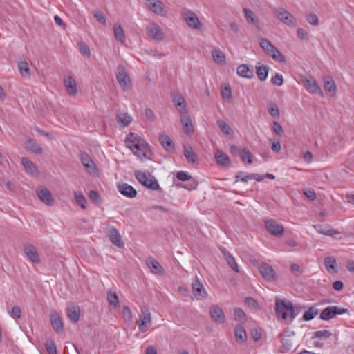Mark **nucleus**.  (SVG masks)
I'll use <instances>...</instances> for the list:
<instances>
[{"label": "nucleus", "instance_id": "obj_1", "mask_svg": "<svg viewBox=\"0 0 354 354\" xmlns=\"http://www.w3.org/2000/svg\"><path fill=\"white\" fill-rule=\"evenodd\" d=\"M127 146L140 159L147 157L149 147L141 137L130 133L127 138Z\"/></svg>", "mask_w": 354, "mask_h": 354}, {"label": "nucleus", "instance_id": "obj_2", "mask_svg": "<svg viewBox=\"0 0 354 354\" xmlns=\"http://www.w3.org/2000/svg\"><path fill=\"white\" fill-rule=\"evenodd\" d=\"M275 306L277 317L285 321L286 324H290L295 317L292 304L289 301L276 299Z\"/></svg>", "mask_w": 354, "mask_h": 354}, {"label": "nucleus", "instance_id": "obj_3", "mask_svg": "<svg viewBox=\"0 0 354 354\" xmlns=\"http://www.w3.org/2000/svg\"><path fill=\"white\" fill-rule=\"evenodd\" d=\"M137 180L145 187L151 190H158L160 188L158 180L149 171H137L135 172Z\"/></svg>", "mask_w": 354, "mask_h": 354}, {"label": "nucleus", "instance_id": "obj_4", "mask_svg": "<svg viewBox=\"0 0 354 354\" xmlns=\"http://www.w3.org/2000/svg\"><path fill=\"white\" fill-rule=\"evenodd\" d=\"M276 17L282 23L290 27H294L296 25V18L288 10L283 8H278L274 10Z\"/></svg>", "mask_w": 354, "mask_h": 354}, {"label": "nucleus", "instance_id": "obj_5", "mask_svg": "<svg viewBox=\"0 0 354 354\" xmlns=\"http://www.w3.org/2000/svg\"><path fill=\"white\" fill-rule=\"evenodd\" d=\"M151 323V317L149 307H142L140 314L139 315V319L136 322L140 331L142 333L147 331Z\"/></svg>", "mask_w": 354, "mask_h": 354}, {"label": "nucleus", "instance_id": "obj_6", "mask_svg": "<svg viewBox=\"0 0 354 354\" xmlns=\"http://www.w3.org/2000/svg\"><path fill=\"white\" fill-rule=\"evenodd\" d=\"M347 308H340L337 306H331L325 308L320 313L321 319L327 321L334 318L337 315H342L348 313Z\"/></svg>", "mask_w": 354, "mask_h": 354}, {"label": "nucleus", "instance_id": "obj_7", "mask_svg": "<svg viewBox=\"0 0 354 354\" xmlns=\"http://www.w3.org/2000/svg\"><path fill=\"white\" fill-rule=\"evenodd\" d=\"M116 78L123 91L130 90L131 87V79L124 66H118Z\"/></svg>", "mask_w": 354, "mask_h": 354}, {"label": "nucleus", "instance_id": "obj_8", "mask_svg": "<svg viewBox=\"0 0 354 354\" xmlns=\"http://www.w3.org/2000/svg\"><path fill=\"white\" fill-rule=\"evenodd\" d=\"M259 272L262 277L270 282L276 281L278 275L273 268L268 263H263L259 267Z\"/></svg>", "mask_w": 354, "mask_h": 354}, {"label": "nucleus", "instance_id": "obj_9", "mask_svg": "<svg viewBox=\"0 0 354 354\" xmlns=\"http://www.w3.org/2000/svg\"><path fill=\"white\" fill-rule=\"evenodd\" d=\"M265 226L266 230L273 236H281L283 234L284 228L283 225L273 219L266 221Z\"/></svg>", "mask_w": 354, "mask_h": 354}, {"label": "nucleus", "instance_id": "obj_10", "mask_svg": "<svg viewBox=\"0 0 354 354\" xmlns=\"http://www.w3.org/2000/svg\"><path fill=\"white\" fill-rule=\"evenodd\" d=\"M182 15L189 26L194 29L200 28L201 22L194 12L188 9H183Z\"/></svg>", "mask_w": 354, "mask_h": 354}, {"label": "nucleus", "instance_id": "obj_11", "mask_svg": "<svg viewBox=\"0 0 354 354\" xmlns=\"http://www.w3.org/2000/svg\"><path fill=\"white\" fill-rule=\"evenodd\" d=\"M147 33L149 37L156 41H162L164 38V32L156 23H150L147 26Z\"/></svg>", "mask_w": 354, "mask_h": 354}, {"label": "nucleus", "instance_id": "obj_12", "mask_svg": "<svg viewBox=\"0 0 354 354\" xmlns=\"http://www.w3.org/2000/svg\"><path fill=\"white\" fill-rule=\"evenodd\" d=\"M147 7L156 15L164 16L167 13V10L164 3L160 0H145Z\"/></svg>", "mask_w": 354, "mask_h": 354}, {"label": "nucleus", "instance_id": "obj_13", "mask_svg": "<svg viewBox=\"0 0 354 354\" xmlns=\"http://www.w3.org/2000/svg\"><path fill=\"white\" fill-rule=\"evenodd\" d=\"M172 101H173L176 108L177 109V110L181 114L188 113L185 98L180 93H173Z\"/></svg>", "mask_w": 354, "mask_h": 354}, {"label": "nucleus", "instance_id": "obj_14", "mask_svg": "<svg viewBox=\"0 0 354 354\" xmlns=\"http://www.w3.org/2000/svg\"><path fill=\"white\" fill-rule=\"evenodd\" d=\"M117 188L121 194L129 198H133L136 197L138 194L137 191L133 187L126 183H118Z\"/></svg>", "mask_w": 354, "mask_h": 354}, {"label": "nucleus", "instance_id": "obj_15", "mask_svg": "<svg viewBox=\"0 0 354 354\" xmlns=\"http://www.w3.org/2000/svg\"><path fill=\"white\" fill-rule=\"evenodd\" d=\"M305 88L306 90L313 94H317L323 97V92L320 87L317 84L316 81L312 78H306L303 80Z\"/></svg>", "mask_w": 354, "mask_h": 354}, {"label": "nucleus", "instance_id": "obj_16", "mask_svg": "<svg viewBox=\"0 0 354 354\" xmlns=\"http://www.w3.org/2000/svg\"><path fill=\"white\" fill-rule=\"evenodd\" d=\"M50 323L55 331L61 333L64 330V323L61 316L56 312L50 315Z\"/></svg>", "mask_w": 354, "mask_h": 354}, {"label": "nucleus", "instance_id": "obj_17", "mask_svg": "<svg viewBox=\"0 0 354 354\" xmlns=\"http://www.w3.org/2000/svg\"><path fill=\"white\" fill-rule=\"evenodd\" d=\"M66 313L72 322L77 323L80 319V308L78 306L71 303L67 306Z\"/></svg>", "mask_w": 354, "mask_h": 354}, {"label": "nucleus", "instance_id": "obj_18", "mask_svg": "<svg viewBox=\"0 0 354 354\" xmlns=\"http://www.w3.org/2000/svg\"><path fill=\"white\" fill-rule=\"evenodd\" d=\"M236 73L243 78L252 79L254 77L253 67L246 64L239 65L237 67Z\"/></svg>", "mask_w": 354, "mask_h": 354}, {"label": "nucleus", "instance_id": "obj_19", "mask_svg": "<svg viewBox=\"0 0 354 354\" xmlns=\"http://www.w3.org/2000/svg\"><path fill=\"white\" fill-rule=\"evenodd\" d=\"M64 84L69 95L75 96L77 95L78 89L74 77L71 76L65 77Z\"/></svg>", "mask_w": 354, "mask_h": 354}, {"label": "nucleus", "instance_id": "obj_20", "mask_svg": "<svg viewBox=\"0 0 354 354\" xmlns=\"http://www.w3.org/2000/svg\"><path fill=\"white\" fill-rule=\"evenodd\" d=\"M247 22L255 28H260V21L256 14L250 9L244 8L243 10Z\"/></svg>", "mask_w": 354, "mask_h": 354}, {"label": "nucleus", "instance_id": "obj_21", "mask_svg": "<svg viewBox=\"0 0 354 354\" xmlns=\"http://www.w3.org/2000/svg\"><path fill=\"white\" fill-rule=\"evenodd\" d=\"M193 293L198 299H204L207 296V293L205 291L203 285L200 283L198 279L196 280L192 284Z\"/></svg>", "mask_w": 354, "mask_h": 354}, {"label": "nucleus", "instance_id": "obj_22", "mask_svg": "<svg viewBox=\"0 0 354 354\" xmlns=\"http://www.w3.org/2000/svg\"><path fill=\"white\" fill-rule=\"evenodd\" d=\"M37 194L39 198L47 205H52L53 203V198L50 192L47 188L38 189Z\"/></svg>", "mask_w": 354, "mask_h": 354}, {"label": "nucleus", "instance_id": "obj_23", "mask_svg": "<svg viewBox=\"0 0 354 354\" xmlns=\"http://www.w3.org/2000/svg\"><path fill=\"white\" fill-rule=\"evenodd\" d=\"M109 237L111 243L115 246L118 248H122L124 246L121 236L116 228L113 227L109 230Z\"/></svg>", "mask_w": 354, "mask_h": 354}, {"label": "nucleus", "instance_id": "obj_24", "mask_svg": "<svg viewBox=\"0 0 354 354\" xmlns=\"http://www.w3.org/2000/svg\"><path fill=\"white\" fill-rule=\"evenodd\" d=\"M183 155L188 162L198 163L196 154L193 151L192 147L187 143L183 145Z\"/></svg>", "mask_w": 354, "mask_h": 354}, {"label": "nucleus", "instance_id": "obj_25", "mask_svg": "<svg viewBox=\"0 0 354 354\" xmlns=\"http://www.w3.org/2000/svg\"><path fill=\"white\" fill-rule=\"evenodd\" d=\"M24 252L31 262H39V254L33 245L30 244L24 245Z\"/></svg>", "mask_w": 354, "mask_h": 354}, {"label": "nucleus", "instance_id": "obj_26", "mask_svg": "<svg viewBox=\"0 0 354 354\" xmlns=\"http://www.w3.org/2000/svg\"><path fill=\"white\" fill-rule=\"evenodd\" d=\"M223 256L229 266L236 273L240 272L239 267L235 258L225 248H223Z\"/></svg>", "mask_w": 354, "mask_h": 354}, {"label": "nucleus", "instance_id": "obj_27", "mask_svg": "<svg viewBox=\"0 0 354 354\" xmlns=\"http://www.w3.org/2000/svg\"><path fill=\"white\" fill-rule=\"evenodd\" d=\"M159 141L162 147L167 151L171 152L174 151V144L171 138L165 133L160 134Z\"/></svg>", "mask_w": 354, "mask_h": 354}, {"label": "nucleus", "instance_id": "obj_28", "mask_svg": "<svg viewBox=\"0 0 354 354\" xmlns=\"http://www.w3.org/2000/svg\"><path fill=\"white\" fill-rule=\"evenodd\" d=\"M236 342L239 344H243L247 341V333L242 325H237L234 331Z\"/></svg>", "mask_w": 354, "mask_h": 354}, {"label": "nucleus", "instance_id": "obj_29", "mask_svg": "<svg viewBox=\"0 0 354 354\" xmlns=\"http://www.w3.org/2000/svg\"><path fill=\"white\" fill-rule=\"evenodd\" d=\"M313 227L317 230V232H319L322 234H324V235L333 236L335 234H338V232L336 230L333 229L328 225L317 224V225H313Z\"/></svg>", "mask_w": 354, "mask_h": 354}, {"label": "nucleus", "instance_id": "obj_30", "mask_svg": "<svg viewBox=\"0 0 354 354\" xmlns=\"http://www.w3.org/2000/svg\"><path fill=\"white\" fill-rule=\"evenodd\" d=\"M80 160L82 164L89 171V172H92L95 170V164L88 153H81Z\"/></svg>", "mask_w": 354, "mask_h": 354}, {"label": "nucleus", "instance_id": "obj_31", "mask_svg": "<svg viewBox=\"0 0 354 354\" xmlns=\"http://www.w3.org/2000/svg\"><path fill=\"white\" fill-rule=\"evenodd\" d=\"M147 265L153 274H162L164 272L163 268L158 261L153 259H148L147 261Z\"/></svg>", "mask_w": 354, "mask_h": 354}, {"label": "nucleus", "instance_id": "obj_32", "mask_svg": "<svg viewBox=\"0 0 354 354\" xmlns=\"http://www.w3.org/2000/svg\"><path fill=\"white\" fill-rule=\"evenodd\" d=\"M270 68L268 66L258 63L256 66V73L258 79L263 82L268 78Z\"/></svg>", "mask_w": 354, "mask_h": 354}, {"label": "nucleus", "instance_id": "obj_33", "mask_svg": "<svg viewBox=\"0 0 354 354\" xmlns=\"http://www.w3.org/2000/svg\"><path fill=\"white\" fill-rule=\"evenodd\" d=\"M181 123L183 127L184 131L187 133H192L194 131V128L192 122V120L188 114H183V116L180 119Z\"/></svg>", "mask_w": 354, "mask_h": 354}, {"label": "nucleus", "instance_id": "obj_34", "mask_svg": "<svg viewBox=\"0 0 354 354\" xmlns=\"http://www.w3.org/2000/svg\"><path fill=\"white\" fill-rule=\"evenodd\" d=\"M115 39L121 44L125 41V35L123 28L120 24H115L113 27Z\"/></svg>", "mask_w": 354, "mask_h": 354}, {"label": "nucleus", "instance_id": "obj_35", "mask_svg": "<svg viewBox=\"0 0 354 354\" xmlns=\"http://www.w3.org/2000/svg\"><path fill=\"white\" fill-rule=\"evenodd\" d=\"M26 148L36 154H40L42 153V149L41 147L33 140L28 139L26 143Z\"/></svg>", "mask_w": 354, "mask_h": 354}, {"label": "nucleus", "instance_id": "obj_36", "mask_svg": "<svg viewBox=\"0 0 354 354\" xmlns=\"http://www.w3.org/2000/svg\"><path fill=\"white\" fill-rule=\"evenodd\" d=\"M274 60L280 63H285L286 59L285 56L274 46V48L267 54Z\"/></svg>", "mask_w": 354, "mask_h": 354}, {"label": "nucleus", "instance_id": "obj_37", "mask_svg": "<svg viewBox=\"0 0 354 354\" xmlns=\"http://www.w3.org/2000/svg\"><path fill=\"white\" fill-rule=\"evenodd\" d=\"M21 160V164L23 165L26 171L28 173L34 174L37 171V168L35 166V165L33 164V162L32 161H30L28 158H27L26 157H23Z\"/></svg>", "mask_w": 354, "mask_h": 354}, {"label": "nucleus", "instance_id": "obj_38", "mask_svg": "<svg viewBox=\"0 0 354 354\" xmlns=\"http://www.w3.org/2000/svg\"><path fill=\"white\" fill-rule=\"evenodd\" d=\"M318 309L315 306H310L303 315L304 321L312 320L317 314Z\"/></svg>", "mask_w": 354, "mask_h": 354}, {"label": "nucleus", "instance_id": "obj_39", "mask_svg": "<svg viewBox=\"0 0 354 354\" xmlns=\"http://www.w3.org/2000/svg\"><path fill=\"white\" fill-rule=\"evenodd\" d=\"M131 121V117L127 113L119 115L117 116L118 123L124 127L129 126Z\"/></svg>", "mask_w": 354, "mask_h": 354}, {"label": "nucleus", "instance_id": "obj_40", "mask_svg": "<svg viewBox=\"0 0 354 354\" xmlns=\"http://www.w3.org/2000/svg\"><path fill=\"white\" fill-rule=\"evenodd\" d=\"M259 45L266 54L272 51L274 48V46L269 40L263 37L259 39Z\"/></svg>", "mask_w": 354, "mask_h": 354}, {"label": "nucleus", "instance_id": "obj_41", "mask_svg": "<svg viewBox=\"0 0 354 354\" xmlns=\"http://www.w3.org/2000/svg\"><path fill=\"white\" fill-rule=\"evenodd\" d=\"M259 45L266 54L272 51L274 48V46L269 40L263 37L259 39Z\"/></svg>", "mask_w": 354, "mask_h": 354}, {"label": "nucleus", "instance_id": "obj_42", "mask_svg": "<svg viewBox=\"0 0 354 354\" xmlns=\"http://www.w3.org/2000/svg\"><path fill=\"white\" fill-rule=\"evenodd\" d=\"M18 68L20 74L24 77H30V68L28 63L24 62H19L18 63Z\"/></svg>", "mask_w": 354, "mask_h": 354}, {"label": "nucleus", "instance_id": "obj_43", "mask_svg": "<svg viewBox=\"0 0 354 354\" xmlns=\"http://www.w3.org/2000/svg\"><path fill=\"white\" fill-rule=\"evenodd\" d=\"M240 156L242 161L247 164L252 162V155L248 148H244L240 153Z\"/></svg>", "mask_w": 354, "mask_h": 354}, {"label": "nucleus", "instance_id": "obj_44", "mask_svg": "<svg viewBox=\"0 0 354 354\" xmlns=\"http://www.w3.org/2000/svg\"><path fill=\"white\" fill-rule=\"evenodd\" d=\"M107 299L111 306L116 308L119 305V299L116 292H113L111 290L107 292Z\"/></svg>", "mask_w": 354, "mask_h": 354}, {"label": "nucleus", "instance_id": "obj_45", "mask_svg": "<svg viewBox=\"0 0 354 354\" xmlns=\"http://www.w3.org/2000/svg\"><path fill=\"white\" fill-rule=\"evenodd\" d=\"M74 196L76 203L84 209H86V199L81 192H75Z\"/></svg>", "mask_w": 354, "mask_h": 354}, {"label": "nucleus", "instance_id": "obj_46", "mask_svg": "<svg viewBox=\"0 0 354 354\" xmlns=\"http://www.w3.org/2000/svg\"><path fill=\"white\" fill-rule=\"evenodd\" d=\"M324 263L328 270L332 269L334 270V272H337V262L334 257H328L325 258Z\"/></svg>", "mask_w": 354, "mask_h": 354}, {"label": "nucleus", "instance_id": "obj_47", "mask_svg": "<svg viewBox=\"0 0 354 354\" xmlns=\"http://www.w3.org/2000/svg\"><path fill=\"white\" fill-rule=\"evenodd\" d=\"M210 313L213 320L220 322L221 319V308L219 306H213L210 310Z\"/></svg>", "mask_w": 354, "mask_h": 354}, {"label": "nucleus", "instance_id": "obj_48", "mask_svg": "<svg viewBox=\"0 0 354 354\" xmlns=\"http://www.w3.org/2000/svg\"><path fill=\"white\" fill-rule=\"evenodd\" d=\"M324 89L333 95L336 93V86L332 79L324 81Z\"/></svg>", "mask_w": 354, "mask_h": 354}, {"label": "nucleus", "instance_id": "obj_49", "mask_svg": "<svg viewBox=\"0 0 354 354\" xmlns=\"http://www.w3.org/2000/svg\"><path fill=\"white\" fill-rule=\"evenodd\" d=\"M223 100L229 102H232V89L228 84L223 87Z\"/></svg>", "mask_w": 354, "mask_h": 354}, {"label": "nucleus", "instance_id": "obj_50", "mask_svg": "<svg viewBox=\"0 0 354 354\" xmlns=\"http://www.w3.org/2000/svg\"><path fill=\"white\" fill-rule=\"evenodd\" d=\"M281 342L283 352H288L293 348L292 340L290 338L283 337Z\"/></svg>", "mask_w": 354, "mask_h": 354}, {"label": "nucleus", "instance_id": "obj_51", "mask_svg": "<svg viewBox=\"0 0 354 354\" xmlns=\"http://www.w3.org/2000/svg\"><path fill=\"white\" fill-rule=\"evenodd\" d=\"M268 112L274 118H279L280 113L279 110L277 108V105L273 103L270 102L268 105Z\"/></svg>", "mask_w": 354, "mask_h": 354}, {"label": "nucleus", "instance_id": "obj_52", "mask_svg": "<svg viewBox=\"0 0 354 354\" xmlns=\"http://www.w3.org/2000/svg\"><path fill=\"white\" fill-rule=\"evenodd\" d=\"M222 131L223 134L229 136L230 139H232L234 137V131L233 129L225 122H223Z\"/></svg>", "mask_w": 354, "mask_h": 354}, {"label": "nucleus", "instance_id": "obj_53", "mask_svg": "<svg viewBox=\"0 0 354 354\" xmlns=\"http://www.w3.org/2000/svg\"><path fill=\"white\" fill-rule=\"evenodd\" d=\"M197 185L198 182L195 180V178L192 177L191 178H189V180L186 181L185 184H184L183 185H180V187H183L188 190H192L196 189Z\"/></svg>", "mask_w": 354, "mask_h": 354}, {"label": "nucleus", "instance_id": "obj_54", "mask_svg": "<svg viewBox=\"0 0 354 354\" xmlns=\"http://www.w3.org/2000/svg\"><path fill=\"white\" fill-rule=\"evenodd\" d=\"M234 318L236 321H239L241 322H245L246 320L244 311L239 308H236L234 309Z\"/></svg>", "mask_w": 354, "mask_h": 354}, {"label": "nucleus", "instance_id": "obj_55", "mask_svg": "<svg viewBox=\"0 0 354 354\" xmlns=\"http://www.w3.org/2000/svg\"><path fill=\"white\" fill-rule=\"evenodd\" d=\"M245 304L252 309L256 310L259 308L258 302L252 297H246L245 299Z\"/></svg>", "mask_w": 354, "mask_h": 354}, {"label": "nucleus", "instance_id": "obj_56", "mask_svg": "<svg viewBox=\"0 0 354 354\" xmlns=\"http://www.w3.org/2000/svg\"><path fill=\"white\" fill-rule=\"evenodd\" d=\"M332 335V333L329 330H318L314 333L313 338H328Z\"/></svg>", "mask_w": 354, "mask_h": 354}, {"label": "nucleus", "instance_id": "obj_57", "mask_svg": "<svg viewBox=\"0 0 354 354\" xmlns=\"http://www.w3.org/2000/svg\"><path fill=\"white\" fill-rule=\"evenodd\" d=\"M45 347L48 354H57V346L54 342H48Z\"/></svg>", "mask_w": 354, "mask_h": 354}, {"label": "nucleus", "instance_id": "obj_58", "mask_svg": "<svg viewBox=\"0 0 354 354\" xmlns=\"http://www.w3.org/2000/svg\"><path fill=\"white\" fill-rule=\"evenodd\" d=\"M271 82L276 86H281L283 84V75L279 73H276V75L272 77Z\"/></svg>", "mask_w": 354, "mask_h": 354}, {"label": "nucleus", "instance_id": "obj_59", "mask_svg": "<svg viewBox=\"0 0 354 354\" xmlns=\"http://www.w3.org/2000/svg\"><path fill=\"white\" fill-rule=\"evenodd\" d=\"M307 21L313 26H317L319 24V19L315 13H310L306 15Z\"/></svg>", "mask_w": 354, "mask_h": 354}, {"label": "nucleus", "instance_id": "obj_60", "mask_svg": "<svg viewBox=\"0 0 354 354\" xmlns=\"http://www.w3.org/2000/svg\"><path fill=\"white\" fill-rule=\"evenodd\" d=\"M79 46L80 51L83 55L86 57H89L91 55V51L87 44L84 42H81L79 44Z\"/></svg>", "mask_w": 354, "mask_h": 354}, {"label": "nucleus", "instance_id": "obj_61", "mask_svg": "<svg viewBox=\"0 0 354 354\" xmlns=\"http://www.w3.org/2000/svg\"><path fill=\"white\" fill-rule=\"evenodd\" d=\"M176 178L183 182H186L189 180L192 176L186 171H179L176 173Z\"/></svg>", "mask_w": 354, "mask_h": 354}, {"label": "nucleus", "instance_id": "obj_62", "mask_svg": "<svg viewBox=\"0 0 354 354\" xmlns=\"http://www.w3.org/2000/svg\"><path fill=\"white\" fill-rule=\"evenodd\" d=\"M297 35L299 39L301 40H308V34L307 31H306L304 28H299L297 30Z\"/></svg>", "mask_w": 354, "mask_h": 354}, {"label": "nucleus", "instance_id": "obj_63", "mask_svg": "<svg viewBox=\"0 0 354 354\" xmlns=\"http://www.w3.org/2000/svg\"><path fill=\"white\" fill-rule=\"evenodd\" d=\"M94 17L96 18V19L102 24H106V17L104 15L100 12V11H95L93 12Z\"/></svg>", "mask_w": 354, "mask_h": 354}, {"label": "nucleus", "instance_id": "obj_64", "mask_svg": "<svg viewBox=\"0 0 354 354\" xmlns=\"http://www.w3.org/2000/svg\"><path fill=\"white\" fill-rule=\"evenodd\" d=\"M272 130L274 133L279 136H281L283 133L282 127L278 122H273Z\"/></svg>", "mask_w": 354, "mask_h": 354}]
</instances>
